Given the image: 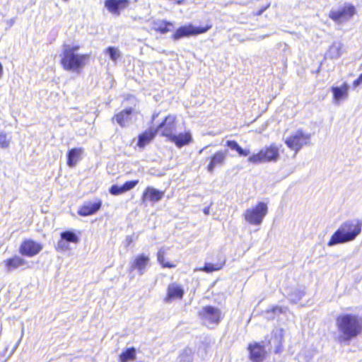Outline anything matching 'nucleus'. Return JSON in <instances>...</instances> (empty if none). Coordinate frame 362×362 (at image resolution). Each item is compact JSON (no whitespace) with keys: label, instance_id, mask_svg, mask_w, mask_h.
Segmentation results:
<instances>
[{"label":"nucleus","instance_id":"41","mask_svg":"<svg viewBox=\"0 0 362 362\" xmlns=\"http://www.w3.org/2000/svg\"><path fill=\"white\" fill-rule=\"evenodd\" d=\"M361 83H362V80H360V76H358V78L354 81L353 85L356 88Z\"/></svg>","mask_w":362,"mask_h":362},{"label":"nucleus","instance_id":"3","mask_svg":"<svg viewBox=\"0 0 362 362\" xmlns=\"http://www.w3.org/2000/svg\"><path fill=\"white\" fill-rule=\"evenodd\" d=\"M79 49L78 46L71 47L66 45L63 51V57L61 64L66 71H78L82 69L86 62L89 59V54H78L76 52Z\"/></svg>","mask_w":362,"mask_h":362},{"label":"nucleus","instance_id":"29","mask_svg":"<svg viewBox=\"0 0 362 362\" xmlns=\"http://www.w3.org/2000/svg\"><path fill=\"white\" fill-rule=\"evenodd\" d=\"M61 238L64 239L67 243H77L79 241L78 235L71 230L64 231L61 233Z\"/></svg>","mask_w":362,"mask_h":362},{"label":"nucleus","instance_id":"24","mask_svg":"<svg viewBox=\"0 0 362 362\" xmlns=\"http://www.w3.org/2000/svg\"><path fill=\"white\" fill-rule=\"evenodd\" d=\"M169 139L174 142L177 146L182 147L191 141L192 136L189 133H181L178 135H176L175 133Z\"/></svg>","mask_w":362,"mask_h":362},{"label":"nucleus","instance_id":"14","mask_svg":"<svg viewBox=\"0 0 362 362\" xmlns=\"http://www.w3.org/2000/svg\"><path fill=\"white\" fill-rule=\"evenodd\" d=\"M185 291L182 287L177 283L170 284L167 288V296L164 298V302L169 303L173 299H182Z\"/></svg>","mask_w":362,"mask_h":362},{"label":"nucleus","instance_id":"44","mask_svg":"<svg viewBox=\"0 0 362 362\" xmlns=\"http://www.w3.org/2000/svg\"><path fill=\"white\" fill-rule=\"evenodd\" d=\"M14 23V20L11 19L9 21L10 26H11Z\"/></svg>","mask_w":362,"mask_h":362},{"label":"nucleus","instance_id":"33","mask_svg":"<svg viewBox=\"0 0 362 362\" xmlns=\"http://www.w3.org/2000/svg\"><path fill=\"white\" fill-rule=\"evenodd\" d=\"M180 362H192V350L191 349H185L179 356Z\"/></svg>","mask_w":362,"mask_h":362},{"label":"nucleus","instance_id":"40","mask_svg":"<svg viewBox=\"0 0 362 362\" xmlns=\"http://www.w3.org/2000/svg\"><path fill=\"white\" fill-rule=\"evenodd\" d=\"M269 7V4L267 5L266 6L262 8L261 9H259L257 13H256V15L257 16H260L262 15L265 10H267L268 8Z\"/></svg>","mask_w":362,"mask_h":362},{"label":"nucleus","instance_id":"48","mask_svg":"<svg viewBox=\"0 0 362 362\" xmlns=\"http://www.w3.org/2000/svg\"><path fill=\"white\" fill-rule=\"evenodd\" d=\"M267 317L268 318H273L274 317L271 315V316H268Z\"/></svg>","mask_w":362,"mask_h":362},{"label":"nucleus","instance_id":"30","mask_svg":"<svg viewBox=\"0 0 362 362\" xmlns=\"http://www.w3.org/2000/svg\"><path fill=\"white\" fill-rule=\"evenodd\" d=\"M11 136L3 130H0V148H8L11 141Z\"/></svg>","mask_w":362,"mask_h":362},{"label":"nucleus","instance_id":"13","mask_svg":"<svg viewBox=\"0 0 362 362\" xmlns=\"http://www.w3.org/2000/svg\"><path fill=\"white\" fill-rule=\"evenodd\" d=\"M228 152V150L218 151L211 156L210 162L207 166L209 173H212L216 168L222 167L225 164Z\"/></svg>","mask_w":362,"mask_h":362},{"label":"nucleus","instance_id":"16","mask_svg":"<svg viewBox=\"0 0 362 362\" xmlns=\"http://www.w3.org/2000/svg\"><path fill=\"white\" fill-rule=\"evenodd\" d=\"M164 196V192L156 189L152 187H147L141 197L142 203H145L146 201L151 202H157L160 201Z\"/></svg>","mask_w":362,"mask_h":362},{"label":"nucleus","instance_id":"37","mask_svg":"<svg viewBox=\"0 0 362 362\" xmlns=\"http://www.w3.org/2000/svg\"><path fill=\"white\" fill-rule=\"evenodd\" d=\"M226 146L229 147L231 150L237 151V149L239 148L240 145L233 140H228L226 141Z\"/></svg>","mask_w":362,"mask_h":362},{"label":"nucleus","instance_id":"45","mask_svg":"<svg viewBox=\"0 0 362 362\" xmlns=\"http://www.w3.org/2000/svg\"><path fill=\"white\" fill-rule=\"evenodd\" d=\"M360 76V80H362V73L359 75Z\"/></svg>","mask_w":362,"mask_h":362},{"label":"nucleus","instance_id":"32","mask_svg":"<svg viewBox=\"0 0 362 362\" xmlns=\"http://www.w3.org/2000/svg\"><path fill=\"white\" fill-rule=\"evenodd\" d=\"M223 265H224V262L218 263L216 264H214L211 263H206L204 264V267L203 268L200 269V270L204 271L207 273H209V272H212L214 271H218V270L221 269Z\"/></svg>","mask_w":362,"mask_h":362},{"label":"nucleus","instance_id":"22","mask_svg":"<svg viewBox=\"0 0 362 362\" xmlns=\"http://www.w3.org/2000/svg\"><path fill=\"white\" fill-rule=\"evenodd\" d=\"M250 358L253 362H260L264 358V347L259 344H250L248 347Z\"/></svg>","mask_w":362,"mask_h":362},{"label":"nucleus","instance_id":"46","mask_svg":"<svg viewBox=\"0 0 362 362\" xmlns=\"http://www.w3.org/2000/svg\"><path fill=\"white\" fill-rule=\"evenodd\" d=\"M23 331H24V327L23 326L22 327V334H23Z\"/></svg>","mask_w":362,"mask_h":362},{"label":"nucleus","instance_id":"17","mask_svg":"<svg viewBox=\"0 0 362 362\" xmlns=\"http://www.w3.org/2000/svg\"><path fill=\"white\" fill-rule=\"evenodd\" d=\"M333 100L334 103H339L341 100H346L349 96V86L344 83L341 86H332Z\"/></svg>","mask_w":362,"mask_h":362},{"label":"nucleus","instance_id":"8","mask_svg":"<svg viewBox=\"0 0 362 362\" xmlns=\"http://www.w3.org/2000/svg\"><path fill=\"white\" fill-rule=\"evenodd\" d=\"M355 12L356 8L353 5L345 4L338 9H332L329 13V17L335 23H341L351 19Z\"/></svg>","mask_w":362,"mask_h":362},{"label":"nucleus","instance_id":"26","mask_svg":"<svg viewBox=\"0 0 362 362\" xmlns=\"http://www.w3.org/2000/svg\"><path fill=\"white\" fill-rule=\"evenodd\" d=\"M156 134V131L154 129H150L146 131L139 136L137 145L140 148H144L146 145L150 143V141L154 138Z\"/></svg>","mask_w":362,"mask_h":362},{"label":"nucleus","instance_id":"21","mask_svg":"<svg viewBox=\"0 0 362 362\" xmlns=\"http://www.w3.org/2000/svg\"><path fill=\"white\" fill-rule=\"evenodd\" d=\"M8 272H11L27 264V262L22 257L15 255L9 259H5L3 262Z\"/></svg>","mask_w":362,"mask_h":362},{"label":"nucleus","instance_id":"15","mask_svg":"<svg viewBox=\"0 0 362 362\" xmlns=\"http://www.w3.org/2000/svg\"><path fill=\"white\" fill-rule=\"evenodd\" d=\"M129 5V0H106L105 6L112 13L119 15L120 11Z\"/></svg>","mask_w":362,"mask_h":362},{"label":"nucleus","instance_id":"39","mask_svg":"<svg viewBox=\"0 0 362 362\" xmlns=\"http://www.w3.org/2000/svg\"><path fill=\"white\" fill-rule=\"evenodd\" d=\"M240 156H247L250 153V150L243 149L240 146L236 151Z\"/></svg>","mask_w":362,"mask_h":362},{"label":"nucleus","instance_id":"7","mask_svg":"<svg viewBox=\"0 0 362 362\" xmlns=\"http://www.w3.org/2000/svg\"><path fill=\"white\" fill-rule=\"evenodd\" d=\"M199 316L207 327L215 326L220 322L221 312L218 308L211 305L204 306L199 312Z\"/></svg>","mask_w":362,"mask_h":362},{"label":"nucleus","instance_id":"31","mask_svg":"<svg viewBox=\"0 0 362 362\" xmlns=\"http://www.w3.org/2000/svg\"><path fill=\"white\" fill-rule=\"evenodd\" d=\"M105 52L108 54L112 61L116 62L122 57L119 50L115 47H109L105 49Z\"/></svg>","mask_w":362,"mask_h":362},{"label":"nucleus","instance_id":"9","mask_svg":"<svg viewBox=\"0 0 362 362\" xmlns=\"http://www.w3.org/2000/svg\"><path fill=\"white\" fill-rule=\"evenodd\" d=\"M211 28V25H207L206 27H195L192 24L184 25L176 30L173 35V39L174 40H178L182 37L202 34L207 32Z\"/></svg>","mask_w":362,"mask_h":362},{"label":"nucleus","instance_id":"11","mask_svg":"<svg viewBox=\"0 0 362 362\" xmlns=\"http://www.w3.org/2000/svg\"><path fill=\"white\" fill-rule=\"evenodd\" d=\"M176 127V117L173 115H169L155 130L156 133L160 132L162 136L170 139L175 133Z\"/></svg>","mask_w":362,"mask_h":362},{"label":"nucleus","instance_id":"10","mask_svg":"<svg viewBox=\"0 0 362 362\" xmlns=\"http://www.w3.org/2000/svg\"><path fill=\"white\" fill-rule=\"evenodd\" d=\"M151 260L148 255L142 253L136 255L130 262L129 272L136 271L142 276L150 266Z\"/></svg>","mask_w":362,"mask_h":362},{"label":"nucleus","instance_id":"18","mask_svg":"<svg viewBox=\"0 0 362 362\" xmlns=\"http://www.w3.org/2000/svg\"><path fill=\"white\" fill-rule=\"evenodd\" d=\"M101 206L102 202L100 200L94 203L86 202L79 208L78 214L81 216H90L95 214L100 209Z\"/></svg>","mask_w":362,"mask_h":362},{"label":"nucleus","instance_id":"20","mask_svg":"<svg viewBox=\"0 0 362 362\" xmlns=\"http://www.w3.org/2000/svg\"><path fill=\"white\" fill-rule=\"evenodd\" d=\"M132 110V108H128L119 112L112 117V121L115 120L122 127H127L131 121Z\"/></svg>","mask_w":362,"mask_h":362},{"label":"nucleus","instance_id":"38","mask_svg":"<svg viewBox=\"0 0 362 362\" xmlns=\"http://www.w3.org/2000/svg\"><path fill=\"white\" fill-rule=\"evenodd\" d=\"M286 309V308L276 306V307L273 308L271 311H268L267 314L269 315V314H273V313L274 314L282 313L285 312Z\"/></svg>","mask_w":362,"mask_h":362},{"label":"nucleus","instance_id":"43","mask_svg":"<svg viewBox=\"0 0 362 362\" xmlns=\"http://www.w3.org/2000/svg\"><path fill=\"white\" fill-rule=\"evenodd\" d=\"M3 74V66L2 64L0 63V78H1Z\"/></svg>","mask_w":362,"mask_h":362},{"label":"nucleus","instance_id":"27","mask_svg":"<svg viewBox=\"0 0 362 362\" xmlns=\"http://www.w3.org/2000/svg\"><path fill=\"white\" fill-rule=\"evenodd\" d=\"M342 44L340 42H333L329 47L327 56L332 59H337L341 54Z\"/></svg>","mask_w":362,"mask_h":362},{"label":"nucleus","instance_id":"28","mask_svg":"<svg viewBox=\"0 0 362 362\" xmlns=\"http://www.w3.org/2000/svg\"><path fill=\"white\" fill-rule=\"evenodd\" d=\"M136 349L134 347L127 348L119 356V362H128L133 361L136 358Z\"/></svg>","mask_w":362,"mask_h":362},{"label":"nucleus","instance_id":"23","mask_svg":"<svg viewBox=\"0 0 362 362\" xmlns=\"http://www.w3.org/2000/svg\"><path fill=\"white\" fill-rule=\"evenodd\" d=\"M83 153L82 148H74L70 149L67 153V165L69 167H74L81 159Z\"/></svg>","mask_w":362,"mask_h":362},{"label":"nucleus","instance_id":"2","mask_svg":"<svg viewBox=\"0 0 362 362\" xmlns=\"http://www.w3.org/2000/svg\"><path fill=\"white\" fill-rule=\"evenodd\" d=\"M362 221L359 219L349 220L341 224L327 243L329 247L354 240L361 233Z\"/></svg>","mask_w":362,"mask_h":362},{"label":"nucleus","instance_id":"4","mask_svg":"<svg viewBox=\"0 0 362 362\" xmlns=\"http://www.w3.org/2000/svg\"><path fill=\"white\" fill-rule=\"evenodd\" d=\"M267 213V204L263 202H259L255 206L247 209L244 211L243 216L248 223L253 226H260Z\"/></svg>","mask_w":362,"mask_h":362},{"label":"nucleus","instance_id":"12","mask_svg":"<svg viewBox=\"0 0 362 362\" xmlns=\"http://www.w3.org/2000/svg\"><path fill=\"white\" fill-rule=\"evenodd\" d=\"M42 250V245L33 240H25L22 242L19 252L24 256L33 257L37 255Z\"/></svg>","mask_w":362,"mask_h":362},{"label":"nucleus","instance_id":"35","mask_svg":"<svg viewBox=\"0 0 362 362\" xmlns=\"http://www.w3.org/2000/svg\"><path fill=\"white\" fill-rule=\"evenodd\" d=\"M305 293L302 290L296 289L290 295V300L291 302L296 303L299 301L303 296H304Z\"/></svg>","mask_w":362,"mask_h":362},{"label":"nucleus","instance_id":"1","mask_svg":"<svg viewBox=\"0 0 362 362\" xmlns=\"http://www.w3.org/2000/svg\"><path fill=\"white\" fill-rule=\"evenodd\" d=\"M340 343L349 341L362 333V317L358 315L346 313L340 315L336 320Z\"/></svg>","mask_w":362,"mask_h":362},{"label":"nucleus","instance_id":"34","mask_svg":"<svg viewBox=\"0 0 362 362\" xmlns=\"http://www.w3.org/2000/svg\"><path fill=\"white\" fill-rule=\"evenodd\" d=\"M164 255H165V252L163 250H160L158 252L157 258H158V262L160 264H161L163 267H167V268L175 267V266L174 264H170L169 262H165Z\"/></svg>","mask_w":362,"mask_h":362},{"label":"nucleus","instance_id":"6","mask_svg":"<svg viewBox=\"0 0 362 362\" xmlns=\"http://www.w3.org/2000/svg\"><path fill=\"white\" fill-rule=\"evenodd\" d=\"M311 135L305 133L301 129L291 134L285 140V144L291 150L298 153L303 146L308 145L310 141Z\"/></svg>","mask_w":362,"mask_h":362},{"label":"nucleus","instance_id":"47","mask_svg":"<svg viewBox=\"0 0 362 362\" xmlns=\"http://www.w3.org/2000/svg\"><path fill=\"white\" fill-rule=\"evenodd\" d=\"M204 148H202V150L199 151V153H202V151H203Z\"/></svg>","mask_w":362,"mask_h":362},{"label":"nucleus","instance_id":"25","mask_svg":"<svg viewBox=\"0 0 362 362\" xmlns=\"http://www.w3.org/2000/svg\"><path fill=\"white\" fill-rule=\"evenodd\" d=\"M173 28V23L171 22L157 20L153 23V28L162 34H165L170 32Z\"/></svg>","mask_w":362,"mask_h":362},{"label":"nucleus","instance_id":"5","mask_svg":"<svg viewBox=\"0 0 362 362\" xmlns=\"http://www.w3.org/2000/svg\"><path fill=\"white\" fill-rule=\"evenodd\" d=\"M279 158V148L271 145L261 149L257 153L253 154L248 158V161L254 164L267 162H276Z\"/></svg>","mask_w":362,"mask_h":362},{"label":"nucleus","instance_id":"36","mask_svg":"<svg viewBox=\"0 0 362 362\" xmlns=\"http://www.w3.org/2000/svg\"><path fill=\"white\" fill-rule=\"evenodd\" d=\"M57 248H59L62 250H68L69 249L68 243L64 239L61 238V239L58 241Z\"/></svg>","mask_w":362,"mask_h":362},{"label":"nucleus","instance_id":"19","mask_svg":"<svg viewBox=\"0 0 362 362\" xmlns=\"http://www.w3.org/2000/svg\"><path fill=\"white\" fill-rule=\"evenodd\" d=\"M139 183L138 180L127 181L122 186L113 185L110 187L109 192L112 195H119L133 189Z\"/></svg>","mask_w":362,"mask_h":362},{"label":"nucleus","instance_id":"42","mask_svg":"<svg viewBox=\"0 0 362 362\" xmlns=\"http://www.w3.org/2000/svg\"><path fill=\"white\" fill-rule=\"evenodd\" d=\"M203 212L205 215H209L210 214V208L209 206L206 207L203 209Z\"/></svg>","mask_w":362,"mask_h":362}]
</instances>
